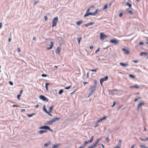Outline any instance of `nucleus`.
Returning a JSON list of instances; mask_svg holds the SVG:
<instances>
[{"label": "nucleus", "instance_id": "obj_1", "mask_svg": "<svg viewBox=\"0 0 148 148\" xmlns=\"http://www.w3.org/2000/svg\"><path fill=\"white\" fill-rule=\"evenodd\" d=\"M94 84L90 86L89 89V92L93 93L95 91L97 86V80L96 79L94 80Z\"/></svg>", "mask_w": 148, "mask_h": 148}, {"label": "nucleus", "instance_id": "obj_2", "mask_svg": "<svg viewBox=\"0 0 148 148\" xmlns=\"http://www.w3.org/2000/svg\"><path fill=\"white\" fill-rule=\"evenodd\" d=\"M58 21V16H56L52 20V27H54L56 26L57 25V23Z\"/></svg>", "mask_w": 148, "mask_h": 148}, {"label": "nucleus", "instance_id": "obj_3", "mask_svg": "<svg viewBox=\"0 0 148 148\" xmlns=\"http://www.w3.org/2000/svg\"><path fill=\"white\" fill-rule=\"evenodd\" d=\"M39 128L42 130L43 129L45 130H48L51 132L53 131V130L50 128V127L49 126L47 125H44L41 126Z\"/></svg>", "mask_w": 148, "mask_h": 148}, {"label": "nucleus", "instance_id": "obj_4", "mask_svg": "<svg viewBox=\"0 0 148 148\" xmlns=\"http://www.w3.org/2000/svg\"><path fill=\"white\" fill-rule=\"evenodd\" d=\"M100 39L101 40H103L105 38L108 37V35L104 34L103 32L100 33Z\"/></svg>", "mask_w": 148, "mask_h": 148}, {"label": "nucleus", "instance_id": "obj_5", "mask_svg": "<svg viewBox=\"0 0 148 148\" xmlns=\"http://www.w3.org/2000/svg\"><path fill=\"white\" fill-rule=\"evenodd\" d=\"M94 138V136H92L91 137L90 140H89L88 141H85L84 142L83 145L86 146L87 144L92 143L93 141Z\"/></svg>", "mask_w": 148, "mask_h": 148}, {"label": "nucleus", "instance_id": "obj_6", "mask_svg": "<svg viewBox=\"0 0 148 148\" xmlns=\"http://www.w3.org/2000/svg\"><path fill=\"white\" fill-rule=\"evenodd\" d=\"M108 76H106L105 77L101 78L100 80V82L101 85H102L103 82L105 81H106L108 79Z\"/></svg>", "mask_w": 148, "mask_h": 148}, {"label": "nucleus", "instance_id": "obj_7", "mask_svg": "<svg viewBox=\"0 0 148 148\" xmlns=\"http://www.w3.org/2000/svg\"><path fill=\"white\" fill-rule=\"evenodd\" d=\"M39 98L40 99L43 101L47 102L49 101V99L47 98L43 95H40Z\"/></svg>", "mask_w": 148, "mask_h": 148}, {"label": "nucleus", "instance_id": "obj_8", "mask_svg": "<svg viewBox=\"0 0 148 148\" xmlns=\"http://www.w3.org/2000/svg\"><path fill=\"white\" fill-rule=\"evenodd\" d=\"M110 42L113 45H116L118 43V42L117 40L116 39L111 40H110Z\"/></svg>", "mask_w": 148, "mask_h": 148}, {"label": "nucleus", "instance_id": "obj_9", "mask_svg": "<svg viewBox=\"0 0 148 148\" xmlns=\"http://www.w3.org/2000/svg\"><path fill=\"white\" fill-rule=\"evenodd\" d=\"M101 138L97 139L96 141L92 144L93 146V147H96L98 146L97 144L98 143V142L101 140Z\"/></svg>", "mask_w": 148, "mask_h": 148}, {"label": "nucleus", "instance_id": "obj_10", "mask_svg": "<svg viewBox=\"0 0 148 148\" xmlns=\"http://www.w3.org/2000/svg\"><path fill=\"white\" fill-rule=\"evenodd\" d=\"M61 49V47H60V46L57 47L55 52L56 53H58V55H60V51Z\"/></svg>", "mask_w": 148, "mask_h": 148}, {"label": "nucleus", "instance_id": "obj_11", "mask_svg": "<svg viewBox=\"0 0 148 148\" xmlns=\"http://www.w3.org/2000/svg\"><path fill=\"white\" fill-rule=\"evenodd\" d=\"M53 42L52 41H51L50 42V47H47V50H50L51 49L53 46Z\"/></svg>", "mask_w": 148, "mask_h": 148}, {"label": "nucleus", "instance_id": "obj_12", "mask_svg": "<svg viewBox=\"0 0 148 148\" xmlns=\"http://www.w3.org/2000/svg\"><path fill=\"white\" fill-rule=\"evenodd\" d=\"M90 15L93 16V12L92 13L89 12H88L87 13H86V14L84 15V17H86Z\"/></svg>", "mask_w": 148, "mask_h": 148}, {"label": "nucleus", "instance_id": "obj_13", "mask_svg": "<svg viewBox=\"0 0 148 148\" xmlns=\"http://www.w3.org/2000/svg\"><path fill=\"white\" fill-rule=\"evenodd\" d=\"M122 50L125 52L124 53L125 54H128L130 53V51L127 50L125 48H122Z\"/></svg>", "mask_w": 148, "mask_h": 148}, {"label": "nucleus", "instance_id": "obj_14", "mask_svg": "<svg viewBox=\"0 0 148 148\" xmlns=\"http://www.w3.org/2000/svg\"><path fill=\"white\" fill-rule=\"evenodd\" d=\"M60 117H55L53 119H51L52 123L55 122L56 121H58L60 120Z\"/></svg>", "mask_w": 148, "mask_h": 148}, {"label": "nucleus", "instance_id": "obj_15", "mask_svg": "<svg viewBox=\"0 0 148 148\" xmlns=\"http://www.w3.org/2000/svg\"><path fill=\"white\" fill-rule=\"evenodd\" d=\"M94 24V22H90L87 24H85L84 25V26L86 27H88L89 26L92 25Z\"/></svg>", "mask_w": 148, "mask_h": 148}, {"label": "nucleus", "instance_id": "obj_16", "mask_svg": "<svg viewBox=\"0 0 148 148\" xmlns=\"http://www.w3.org/2000/svg\"><path fill=\"white\" fill-rule=\"evenodd\" d=\"M119 64L121 66L124 67H125L129 65V64L128 63H124L123 62H120Z\"/></svg>", "mask_w": 148, "mask_h": 148}, {"label": "nucleus", "instance_id": "obj_17", "mask_svg": "<svg viewBox=\"0 0 148 148\" xmlns=\"http://www.w3.org/2000/svg\"><path fill=\"white\" fill-rule=\"evenodd\" d=\"M52 123H53L52 121L51 120L48 121L46 122L45 123V125H52Z\"/></svg>", "mask_w": 148, "mask_h": 148}, {"label": "nucleus", "instance_id": "obj_18", "mask_svg": "<svg viewBox=\"0 0 148 148\" xmlns=\"http://www.w3.org/2000/svg\"><path fill=\"white\" fill-rule=\"evenodd\" d=\"M106 118V116H103L102 118H100L99 120L97 121V122L99 123L101 122L102 121L105 119Z\"/></svg>", "mask_w": 148, "mask_h": 148}, {"label": "nucleus", "instance_id": "obj_19", "mask_svg": "<svg viewBox=\"0 0 148 148\" xmlns=\"http://www.w3.org/2000/svg\"><path fill=\"white\" fill-rule=\"evenodd\" d=\"M51 143V141H48V142H47V143L45 144L44 145V147H47Z\"/></svg>", "mask_w": 148, "mask_h": 148}, {"label": "nucleus", "instance_id": "obj_20", "mask_svg": "<svg viewBox=\"0 0 148 148\" xmlns=\"http://www.w3.org/2000/svg\"><path fill=\"white\" fill-rule=\"evenodd\" d=\"M144 103L143 102H140V103L137 106V110L138 111L139 110L140 107V106L142 105H144Z\"/></svg>", "mask_w": 148, "mask_h": 148}, {"label": "nucleus", "instance_id": "obj_21", "mask_svg": "<svg viewBox=\"0 0 148 148\" xmlns=\"http://www.w3.org/2000/svg\"><path fill=\"white\" fill-rule=\"evenodd\" d=\"M139 87H140L136 84H135V85L130 86V88H139Z\"/></svg>", "mask_w": 148, "mask_h": 148}, {"label": "nucleus", "instance_id": "obj_22", "mask_svg": "<svg viewBox=\"0 0 148 148\" xmlns=\"http://www.w3.org/2000/svg\"><path fill=\"white\" fill-rule=\"evenodd\" d=\"M126 5L128 6L129 8H131L132 6V5L129 2H127L125 3Z\"/></svg>", "mask_w": 148, "mask_h": 148}, {"label": "nucleus", "instance_id": "obj_23", "mask_svg": "<svg viewBox=\"0 0 148 148\" xmlns=\"http://www.w3.org/2000/svg\"><path fill=\"white\" fill-rule=\"evenodd\" d=\"M83 21L82 20L76 22V24L78 26L80 25L82 23Z\"/></svg>", "mask_w": 148, "mask_h": 148}, {"label": "nucleus", "instance_id": "obj_24", "mask_svg": "<svg viewBox=\"0 0 148 148\" xmlns=\"http://www.w3.org/2000/svg\"><path fill=\"white\" fill-rule=\"evenodd\" d=\"M43 110L46 113H47L48 112L47 111V110L46 108L45 105H44L43 106Z\"/></svg>", "mask_w": 148, "mask_h": 148}, {"label": "nucleus", "instance_id": "obj_25", "mask_svg": "<svg viewBox=\"0 0 148 148\" xmlns=\"http://www.w3.org/2000/svg\"><path fill=\"white\" fill-rule=\"evenodd\" d=\"M82 39V37H79L77 38V40L78 41V43L79 45L81 41V40Z\"/></svg>", "mask_w": 148, "mask_h": 148}, {"label": "nucleus", "instance_id": "obj_26", "mask_svg": "<svg viewBox=\"0 0 148 148\" xmlns=\"http://www.w3.org/2000/svg\"><path fill=\"white\" fill-rule=\"evenodd\" d=\"M148 54V53L145 52H142L140 53V56H141L143 55H147Z\"/></svg>", "mask_w": 148, "mask_h": 148}, {"label": "nucleus", "instance_id": "obj_27", "mask_svg": "<svg viewBox=\"0 0 148 148\" xmlns=\"http://www.w3.org/2000/svg\"><path fill=\"white\" fill-rule=\"evenodd\" d=\"M60 145V144H58L56 145H54L53 147L51 148H57Z\"/></svg>", "mask_w": 148, "mask_h": 148}, {"label": "nucleus", "instance_id": "obj_28", "mask_svg": "<svg viewBox=\"0 0 148 148\" xmlns=\"http://www.w3.org/2000/svg\"><path fill=\"white\" fill-rule=\"evenodd\" d=\"M36 114L35 113H32V114H27V116L28 117H32L33 115H35Z\"/></svg>", "mask_w": 148, "mask_h": 148}, {"label": "nucleus", "instance_id": "obj_29", "mask_svg": "<svg viewBox=\"0 0 148 148\" xmlns=\"http://www.w3.org/2000/svg\"><path fill=\"white\" fill-rule=\"evenodd\" d=\"M54 107V106H51L49 108V112H51L52 111L53 108Z\"/></svg>", "mask_w": 148, "mask_h": 148}, {"label": "nucleus", "instance_id": "obj_30", "mask_svg": "<svg viewBox=\"0 0 148 148\" xmlns=\"http://www.w3.org/2000/svg\"><path fill=\"white\" fill-rule=\"evenodd\" d=\"M129 76L130 77L132 78L133 79H134L136 77L135 75L132 74H130L129 75Z\"/></svg>", "mask_w": 148, "mask_h": 148}, {"label": "nucleus", "instance_id": "obj_31", "mask_svg": "<svg viewBox=\"0 0 148 148\" xmlns=\"http://www.w3.org/2000/svg\"><path fill=\"white\" fill-rule=\"evenodd\" d=\"M38 133L41 134L44 133V130H40L38 132Z\"/></svg>", "mask_w": 148, "mask_h": 148}, {"label": "nucleus", "instance_id": "obj_32", "mask_svg": "<svg viewBox=\"0 0 148 148\" xmlns=\"http://www.w3.org/2000/svg\"><path fill=\"white\" fill-rule=\"evenodd\" d=\"M98 11V10L96 9L93 12V16H95L96 14H97Z\"/></svg>", "mask_w": 148, "mask_h": 148}, {"label": "nucleus", "instance_id": "obj_33", "mask_svg": "<svg viewBox=\"0 0 148 148\" xmlns=\"http://www.w3.org/2000/svg\"><path fill=\"white\" fill-rule=\"evenodd\" d=\"M64 92L63 90L62 89H60L59 91L58 94L59 95L61 94Z\"/></svg>", "mask_w": 148, "mask_h": 148}, {"label": "nucleus", "instance_id": "obj_34", "mask_svg": "<svg viewBox=\"0 0 148 148\" xmlns=\"http://www.w3.org/2000/svg\"><path fill=\"white\" fill-rule=\"evenodd\" d=\"M98 69V68H96L95 69H93L91 70V71L92 72H96Z\"/></svg>", "mask_w": 148, "mask_h": 148}, {"label": "nucleus", "instance_id": "obj_35", "mask_svg": "<svg viewBox=\"0 0 148 148\" xmlns=\"http://www.w3.org/2000/svg\"><path fill=\"white\" fill-rule=\"evenodd\" d=\"M127 14L130 13L131 14H133L134 13L132 10H129L127 12Z\"/></svg>", "mask_w": 148, "mask_h": 148}, {"label": "nucleus", "instance_id": "obj_36", "mask_svg": "<svg viewBox=\"0 0 148 148\" xmlns=\"http://www.w3.org/2000/svg\"><path fill=\"white\" fill-rule=\"evenodd\" d=\"M140 146L141 147H143L144 148H148V147H146L145 146L142 145H140Z\"/></svg>", "mask_w": 148, "mask_h": 148}, {"label": "nucleus", "instance_id": "obj_37", "mask_svg": "<svg viewBox=\"0 0 148 148\" xmlns=\"http://www.w3.org/2000/svg\"><path fill=\"white\" fill-rule=\"evenodd\" d=\"M105 140L106 142L108 143V142H109L110 140H109L108 138L107 137L106 138Z\"/></svg>", "mask_w": 148, "mask_h": 148}, {"label": "nucleus", "instance_id": "obj_38", "mask_svg": "<svg viewBox=\"0 0 148 148\" xmlns=\"http://www.w3.org/2000/svg\"><path fill=\"white\" fill-rule=\"evenodd\" d=\"M107 8H108V5L107 4H106L104 5V6L103 8V10L106 9H107Z\"/></svg>", "mask_w": 148, "mask_h": 148}, {"label": "nucleus", "instance_id": "obj_39", "mask_svg": "<svg viewBox=\"0 0 148 148\" xmlns=\"http://www.w3.org/2000/svg\"><path fill=\"white\" fill-rule=\"evenodd\" d=\"M142 99V98L141 97H138V98L135 99V100H134V102H136L138 100V99Z\"/></svg>", "mask_w": 148, "mask_h": 148}, {"label": "nucleus", "instance_id": "obj_40", "mask_svg": "<svg viewBox=\"0 0 148 148\" xmlns=\"http://www.w3.org/2000/svg\"><path fill=\"white\" fill-rule=\"evenodd\" d=\"M92 93H92V92H89V93L88 94V98L90 97V96L92 94Z\"/></svg>", "mask_w": 148, "mask_h": 148}, {"label": "nucleus", "instance_id": "obj_41", "mask_svg": "<svg viewBox=\"0 0 148 148\" xmlns=\"http://www.w3.org/2000/svg\"><path fill=\"white\" fill-rule=\"evenodd\" d=\"M140 139L142 141H147V140H146V138L145 139H144V138H140Z\"/></svg>", "mask_w": 148, "mask_h": 148}, {"label": "nucleus", "instance_id": "obj_42", "mask_svg": "<svg viewBox=\"0 0 148 148\" xmlns=\"http://www.w3.org/2000/svg\"><path fill=\"white\" fill-rule=\"evenodd\" d=\"M50 84L49 83H45V87H48V86L49 85H50Z\"/></svg>", "mask_w": 148, "mask_h": 148}, {"label": "nucleus", "instance_id": "obj_43", "mask_svg": "<svg viewBox=\"0 0 148 148\" xmlns=\"http://www.w3.org/2000/svg\"><path fill=\"white\" fill-rule=\"evenodd\" d=\"M139 45H144V43L142 42H139Z\"/></svg>", "mask_w": 148, "mask_h": 148}, {"label": "nucleus", "instance_id": "obj_44", "mask_svg": "<svg viewBox=\"0 0 148 148\" xmlns=\"http://www.w3.org/2000/svg\"><path fill=\"white\" fill-rule=\"evenodd\" d=\"M21 95H20V94H19L18 95H17V98L18 99L20 100V97L21 96Z\"/></svg>", "mask_w": 148, "mask_h": 148}, {"label": "nucleus", "instance_id": "obj_45", "mask_svg": "<svg viewBox=\"0 0 148 148\" xmlns=\"http://www.w3.org/2000/svg\"><path fill=\"white\" fill-rule=\"evenodd\" d=\"M116 102L115 101H114L113 102V104L112 105V106L111 107H114L116 105Z\"/></svg>", "mask_w": 148, "mask_h": 148}, {"label": "nucleus", "instance_id": "obj_46", "mask_svg": "<svg viewBox=\"0 0 148 148\" xmlns=\"http://www.w3.org/2000/svg\"><path fill=\"white\" fill-rule=\"evenodd\" d=\"M71 87V86H69L66 87L65 88V89H69Z\"/></svg>", "mask_w": 148, "mask_h": 148}, {"label": "nucleus", "instance_id": "obj_47", "mask_svg": "<svg viewBox=\"0 0 148 148\" xmlns=\"http://www.w3.org/2000/svg\"><path fill=\"white\" fill-rule=\"evenodd\" d=\"M48 75H47L45 74H42L41 75V76L42 77H46V76H47Z\"/></svg>", "mask_w": 148, "mask_h": 148}, {"label": "nucleus", "instance_id": "obj_48", "mask_svg": "<svg viewBox=\"0 0 148 148\" xmlns=\"http://www.w3.org/2000/svg\"><path fill=\"white\" fill-rule=\"evenodd\" d=\"M123 14V13L122 12H121L119 14V16L120 17H121L122 16Z\"/></svg>", "mask_w": 148, "mask_h": 148}, {"label": "nucleus", "instance_id": "obj_49", "mask_svg": "<svg viewBox=\"0 0 148 148\" xmlns=\"http://www.w3.org/2000/svg\"><path fill=\"white\" fill-rule=\"evenodd\" d=\"M38 2V1H36V0H35L34 3V5H36L37 3Z\"/></svg>", "mask_w": 148, "mask_h": 148}, {"label": "nucleus", "instance_id": "obj_50", "mask_svg": "<svg viewBox=\"0 0 148 148\" xmlns=\"http://www.w3.org/2000/svg\"><path fill=\"white\" fill-rule=\"evenodd\" d=\"M44 19H45V21H47L48 19L47 17V16H44Z\"/></svg>", "mask_w": 148, "mask_h": 148}, {"label": "nucleus", "instance_id": "obj_51", "mask_svg": "<svg viewBox=\"0 0 148 148\" xmlns=\"http://www.w3.org/2000/svg\"><path fill=\"white\" fill-rule=\"evenodd\" d=\"M99 50H100V48H98V49H97V50H96V51H95V53H97V52H99Z\"/></svg>", "mask_w": 148, "mask_h": 148}, {"label": "nucleus", "instance_id": "obj_52", "mask_svg": "<svg viewBox=\"0 0 148 148\" xmlns=\"http://www.w3.org/2000/svg\"><path fill=\"white\" fill-rule=\"evenodd\" d=\"M90 10V8H88L86 11V13H87L88 12H89Z\"/></svg>", "mask_w": 148, "mask_h": 148}, {"label": "nucleus", "instance_id": "obj_53", "mask_svg": "<svg viewBox=\"0 0 148 148\" xmlns=\"http://www.w3.org/2000/svg\"><path fill=\"white\" fill-rule=\"evenodd\" d=\"M98 123H98L97 122H97L95 124V127H98Z\"/></svg>", "mask_w": 148, "mask_h": 148}, {"label": "nucleus", "instance_id": "obj_54", "mask_svg": "<svg viewBox=\"0 0 148 148\" xmlns=\"http://www.w3.org/2000/svg\"><path fill=\"white\" fill-rule=\"evenodd\" d=\"M132 61L133 62H134L135 63H137L138 62V60H133Z\"/></svg>", "mask_w": 148, "mask_h": 148}, {"label": "nucleus", "instance_id": "obj_55", "mask_svg": "<svg viewBox=\"0 0 148 148\" xmlns=\"http://www.w3.org/2000/svg\"><path fill=\"white\" fill-rule=\"evenodd\" d=\"M9 83L11 85H13V82H12L10 81L9 82Z\"/></svg>", "mask_w": 148, "mask_h": 148}, {"label": "nucleus", "instance_id": "obj_56", "mask_svg": "<svg viewBox=\"0 0 148 148\" xmlns=\"http://www.w3.org/2000/svg\"><path fill=\"white\" fill-rule=\"evenodd\" d=\"M19 107V106L18 105H14V104L12 105V107Z\"/></svg>", "mask_w": 148, "mask_h": 148}, {"label": "nucleus", "instance_id": "obj_57", "mask_svg": "<svg viewBox=\"0 0 148 148\" xmlns=\"http://www.w3.org/2000/svg\"><path fill=\"white\" fill-rule=\"evenodd\" d=\"M50 112H48L47 113V114H48L49 115H50V116H52V115L51 114H50Z\"/></svg>", "mask_w": 148, "mask_h": 148}, {"label": "nucleus", "instance_id": "obj_58", "mask_svg": "<svg viewBox=\"0 0 148 148\" xmlns=\"http://www.w3.org/2000/svg\"><path fill=\"white\" fill-rule=\"evenodd\" d=\"M94 148V147H93V146L92 145H91L89 146L88 148Z\"/></svg>", "mask_w": 148, "mask_h": 148}, {"label": "nucleus", "instance_id": "obj_59", "mask_svg": "<svg viewBox=\"0 0 148 148\" xmlns=\"http://www.w3.org/2000/svg\"><path fill=\"white\" fill-rule=\"evenodd\" d=\"M89 73H87L86 74V77L87 78H88L89 77Z\"/></svg>", "mask_w": 148, "mask_h": 148}, {"label": "nucleus", "instance_id": "obj_60", "mask_svg": "<svg viewBox=\"0 0 148 148\" xmlns=\"http://www.w3.org/2000/svg\"><path fill=\"white\" fill-rule=\"evenodd\" d=\"M17 50H18V52H20V51H21V49H20V48H18V49H17Z\"/></svg>", "mask_w": 148, "mask_h": 148}, {"label": "nucleus", "instance_id": "obj_61", "mask_svg": "<svg viewBox=\"0 0 148 148\" xmlns=\"http://www.w3.org/2000/svg\"><path fill=\"white\" fill-rule=\"evenodd\" d=\"M25 109H21V112H23V111H25Z\"/></svg>", "mask_w": 148, "mask_h": 148}, {"label": "nucleus", "instance_id": "obj_62", "mask_svg": "<svg viewBox=\"0 0 148 148\" xmlns=\"http://www.w3.org/2000/svg\"><path fill=\"white\" fill-rule=\"evenodd\" d=\"M23 91V90H21L19 94H20L21 95L22 94V93Z\"/></svg>", "mask_w": 148, "mask_h": 148}, {"label": "nucleus", "instance_id": "obj_63", "mask_svg": "<svg viewBox=\"0 0 148 148\" xmlns=\"http://www.w3.org/2000/svg\"><path fill=\"white\" fill-rule=\"evenodd\" d=\"M88 83L87 82H84L83 83L85 85L86 84H88Z\"/></svg>", "mask_w": 148, "mask_h": 148}, {"label": "nucleus", "instance_id": "obj_64", "mask_svg": "<svg viewBox=\"0 0 148 148\" xmlns=\"http://www.w3.org/2000/svg\"><path fill=\"white\" fill-rule=\"evenodd\" d=\"M134 145H135V144H134V145H132V146L131 148H134Z\"/></svg>", "mask_w": 148, "mask_h": 148}]
</instances>
